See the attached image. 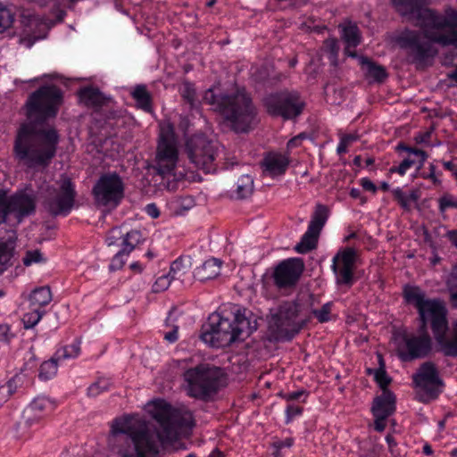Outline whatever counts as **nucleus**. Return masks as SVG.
Here are the masks:
<instances>
[{
    "label": "nucleus",
    "mask_w": 457,
    "mask_h": 457,
    "mask_svg": "<svg viewBox=\"0 0 457 457\" xmlns=\"http://www.w3.org/2000/svg\"><path fill=\"white\" fill-rule=\"evenodd\" d=\"M393 195L395 197V200L397 201V203L400 204V206L406 210H411V204L409 201L408 195L402 190V188L397 187L395 188L393 191Z\"/></svg>",
    "instance_id": "49530a36"
},
{
    "label": "nucleus",
    "mask_w": 457,
    "mask_h": 457,
    "mask_svg": "<svg viewBox=\"0 0 457 457\" xmlns=\"http://www.w3.org/2000/svg\"><path fill=\"white\" fill-rule=\"evenodd\" d=\"M182 98L189 104L190 109H198L200 102L196 98V91L194 84L185 81L180 88Z\"/></svg>",
    "instance_id": "2f4dec72"
},
{
    "label": "nucleus",
    "mask_w": 457,
    "mask_h": 457,
    "mask_svg": "<svg viewBox=\"0 0 457 457\" xmlns=\"http://www.w3.org/2000/svg\"><path fill=\"white\" fill-rule=\"evenodd\" d=\"M267 112L276 117L285 120L295 119L299 116L305 106L304 101L297 91H280L269 95L264 99Z\"/></svg>",
    "instance_id": "f8f14e48"
},
{
    "label": "nucleus",
    "mask_w": 457,
    "mask_h": 457,
    "mask_svg": "<svg viewBox=\"0 0 457 457\" xmlns=\"http://www.w3.org/2000/svg\"><path fill=\"white\" fill-rule=\"evenodd\" d=\"M36 42V37L30 35L20 38V43L26 47H30Z\"/></svg>",
    "instance_id": "0e129e2a"
},
{
    "label": "nucleus",
    "mask_w": 457,
    "mask_h": 457,
    "mask_svg": "<svg viewBox=\"0 0 457 457\" xmlns=\"http://www.w3.org/2000/svg\"><path fill=\"white\" fill-rule=\"evenodd\" d=\"M412 381L415 386L423 391V395H420L423 403L436 399L445 386L436 364L432 361L421 363L412 375Z\"/></svg>",
    "instance_id": "4468645a"
},
{
    "label": "nucleus",
    "mask_w": 457,
    "mask_h": 457,
    "mask_svg": "<svg viewBox=\"0 0 457 457\" xmlns=\"http://www.w3.org/2000/svg\"><path fill=\"white\" fill-rule=\"evenodd\" d=\"M359 138L358 135L355 134H345L340 137V140L346 144L348 146L351 145L352 143L357 141Z\"/></svg>",
    "instance_id": "e2e57ef3"
},
{
    "label": "nucleus",
    "mask_w": 457,
    "mask_h": 457,
    "mask_svg": "<svg viewBox=\"0 0 457 457\" xmlns=\"http://www.w3.org/2000/svg\"><path fill=\"white\" fill-rule=\"evenodd\" d=\"M447 237L451 243L457 248V230L449 231Z\"/></svg>",
    "instance_id": "774afa93"
},
{
    "label": "nucleus",
    "mask_w": 457,
    "mask_h": 457,
    "mask_svg": "<svg viewBox=\"0 0 457 457\" xmlns=\"http://www.w3.org/2000/svg\"><path fill=\"white\" fill-rule=\"evenodd\" d=\"M367 373L374 375V379L378 383V385L384 390H388L387 386L391 383V378L386 374V369L383 367H378V369H368Z\"/></svg>",
    "instance_id": "473e14b6"
},
{
    "label": "nucleus",
    "mask_w": 457,
    "mask_h": 457,
    "mask_svg": "<svg viewBox=\"0 0 457 457\" xmlns=\"http://www.w3.org/2000/svg\"><path fill=\"white\" fill-rule=\"evenodd\" d=\"M179 160V152L171 137L162 135L160 137L154 169L156 173L165 177L173 175Z\"/></svg>",
    "instance_id": "f3484780"
},
{
    "label": "nucleus",
    "mask_w": 457,
    "mask_h": 457,
    "mask_svg": "<svg viewBox=\"0 0 457 457\" xmlns=\"http://www.w3.org/2000/svg\"><path fill=\"white\" fill-rule=\"evenodd\" d=\"M403 296L407 304L412 305L418 313V334H404L403 346L398 350L403 361H411L430 355L433 340L428 334L431 329L437 345V351L445 357H457V320L453 323L450 336L448 310L441 298H428L418 286L405 285Z\"/></svg>",
    "instance_id": "f03ea898"
},
{
    "label": "nucleus",
    "mask_w": 457,
    "mask_h": 457,
    "mask_svg": "<svg viewBox=\"0 0 457 457\" xmlns=\"http://www.w3.org/2000/svg\"><path fill=\"white\" fill-rule=\"evenodd\" d=\"M360 184L364 190L372 192L373 194L378 190L376 185L368 178H362L360 180Z\"/></svg>",
    "instance_id": "13d9d810"
},
{
    "label": "nucleus",
    "mask_w": 457,
    "mask_h": 457,
    "mask_svg": "<svg viewBox=\"0 0 457 457\" xmlns=\"http://www.w3.org/2000/svg\"><path fill=\"white\" fill-rule=\"evenodd\" d=\"M418 162V158L415 159L406 158L404 159L399 166H393L390 168V173H398L401 176L404 175L408 169L413 166Z\"/></svg>",
    "instance_id": "c03bdc74"
},
{
    "label": "nucleus",
    "mask_w": 457,
    "mask_h": 457,
    "mask_svg": "<svg viewBox=\"0 0 457 457\" xmlns=\"http://www.w3.org/2000/svg\"><path fill=\"white\" fill-rule=\"evenodd\" d=\"M331 303H327L322 305V307L319 310L313 309L312 313L320 323L327 322L330 320V312H331Z\"/></svg>",
    "instance_id": "a19ab883"
},
{
    "label": "nucleus",
    "mask_w": 457,
    "mask_h": 457,
    "mask_svg": "<svg viewBox=\"0 0 457 457\" xmlns=\"http://www.w3.org/2000/svg\"><path fill=\"white\" fill-rule=\"evenodd\" d=\"M300 312V303L296 301L284 302L275 315V326L272 335L277 341L292 340L306 325V320H296Z\"/></svg>",
    "instance_id": "9b49d317"
},
{
    "label": "nucleus",
    "mask_w": 457,
    "mask_h": 457,
    "mask_svg": "<svg viewBox=\"0 0 457 457\" xmlns=\"http://www.w3.org/2000/svg\"><path fill=\"white\" fill-rule=\"evenodd\" d=\"M397 149L403 150L405 152H408L409 154H412L416 158H418L419 169L424 164L425 161L428 158V154L425 151L407 146L404 144H399L397 145Z\"/></svg>",
    "instance_id": "ea45409f"
},
{
    "label": "nucleus",
    "mask_w": 457,
    "mask_h": 457,
    "mask_svg": "<svg viewBox=\"0 0 457 457\" xmlns=\"http://www.w3.org/2000/svg\"><path fill=\"white\" fill-rule=\"evenodd\" d=\"M145 212L153 219H156L160 216L159 208L155 204H149L145 208Z\"/></svg>",
    "instance_id": "680f3d73"
},
{
    "label": "nucleus",
    "mask_w": 457,
    "mask_h": 457,
    "mask_svg": "<svg viewBox=\"0 0 457 457\" xmlns=\"http://www.w3.org/2000/svg\"><path fill=\"white\" fill-rule=\"evenodd\" d=\"M14 239L9 237L5 242L0 243V272L6 270L9 262L13 255Z\"/></svg>",
    "instance_id": "c756f323"
},
{
    "label": "nucleus",
    "mask_w": 457,
    "mask_h": 457,
    "mask_svg": "<svg viewBox=\"0 0 457 457\" xmlns=\"http://www.w3.org/2000/svg\"><path fill=\"white\" fill-rule=\"evenodd\" d=\"M342 39L345 44V47L355 48L360 45L361 36L360 30H342Z\"/></svg>",
    "instance_id": "4c0bfd02"
},
{
    "label": "nucleus",
    "mask_w": 457,
    "mask_h": 457,
    "mask_svg": "<svg viewBox=\"0 0 457 457\" xmlns=\"http://www.w3.org/2000/svg\"><path fill=\"white\" fill-rule=\"evenodd\" d=\"M203 102L219 112L236 133H247L256 123V108L245 89L223 93L212 87L205 91Z\"/></svg>",
    "instance_id": "20e7f679"
},
{
    "label": "nucleus",
    "mask_w": 457,
    "mask_h": 457,
    "mask_svg": "<svg viewBox=\"0 0 457 457\" xmlns=\"http://www.w3.org/2000/svg\"><path fill=\"white\" fill-rule=\"evenodd\" d=\"M77 193L71 179L64 178L59 188L48 187L43 205L52 216L68 215L72 210Z\"/></svg>",
    "instance_id": "ddd939ff"
},
{
    "label": "nucleus",
    "mask_w": 457,
    "mask_h": 457,
    "mask_svg": "<svg viewBox=\"0 0 457 457\" xmlns=\"http://www.w3.org/2000/svg\"><path fill=\"white\" fill-rule=\"evenodd\" d=\"M54 409V403L46 397L35 398L23 411L22 419L28 427L37 423L47 411Z\"/></svg>",
    "instance_id": "aec40b11"
},
{
    "label": "nucleus",
    "mask_w": 457,
    "mask_h": 457,
    "mask_svg": "<svg viewBox=\"0 0 457 457\" xmlns=\"http://www.w3.org/2000/svg\"><path fill=\"white\" fill-rule=\"evenodd\" d=\"M80 101L87 106L100 109L104 106L110 97L104 95L97 87H85L78 92Z\"/></svg>",
    "instance_id": "b1692460"
},
{
    "label": "nucleus",
    "mask_w": 457,
    "mask_h": 457,
    "mask_svg": "<svg viewBox=\"0 0 457 457\" xmlns=\"http://www.w3.org/2000/svg\"><path fill=\"white\" fill-rule=\"evenodd\" d=\"M379 447L375 445H370L367 448H362L360 453L361 457H378Z\"/></svg>",
    "instance_id": "6e6d98bb"
},
{
    "label": "nucleus",
    "mask_w": 457,
    "mask_h": 457,
    "mask_svg": "<svg viewBox=\"0 0 457 457\" xmlns=\"http://www.w3.org/2000/svg\"><path fill=\"white\" fill-rule=\"evenodd\" d=\"M15 18L12 8L0 4V29H11Z\"/></svg>",
    "instance_id": "c9c22d12"
},
{
    "label": "nucleus",
    "mask_w": 457,
    "mask_h": 457,
    "mask_svg": "<svg viewBox=\"0 0 457 457\" xmlns=\"http://www.w3.org/2000/svg\"><path fill=\"white\" fill-rule=\"evenodd\" d=\"M386 441L388 445V449H389V452L391 453V454L394 457H400L401 453H400L399 448L397 447V443L395 442V439L394 438V436H392L391 435H387L386 436Z\"/></svg>",
    "instance_id": "5fc2aeb1"
},
{
    "label": "nucleus",
    "mask_w": 457,
    "mask_h": 457,
    "mask_svg": "<svg viewBox=\"0 0 457 457\" xmlns=\"http://www.w3.org/2000/svg\"><path fill=\"white\" fill-rule=\"evenodd\" d=\"M449 301L451 303V306L457 310V291H454L453 289L449 290Z\"/></svg>",
    "instance_id": "338daca9"
},
{
    "label": "nucleus",
    "mask_w": 457,
    "mask_h": 457,
    "mask_svg": "<svg viewBox=\"0 0 457 457\" xmlns=\"http://www.w3.org/2000/svg\"><path fill=\"white\" fill-rule=\"evenodd\" d=\"M80 347L79 343H74L71 345L63 347L62 350L58 352V359H68V358H75L79 354Z\"/></svg>",
    "instance_id": "79ce46f5"
},
{
    "label": "nucleus",
    "mask_w": 457,
    "mask_h": 457,
    "mask_svg": "<svg viewBox=\"0 0 457 457\" xmlns=\"http://www.w3.org/2000/svg\"><path fill=\"white\" fill-rule=\"evenodd\" d=\"M253 192V179L250 175L241 176L237 183V197L245 199L252 195Z\"/></svg>",
    "instance_id": "7c9ffc66"
},
{
    "label": "nucleus",
    "mask_w": 457,
    "mask_h": 457,
    "mask_svg": "<svg viewBox=\"0 0 457 457\" xmlns=\"http://www.w3.org/2000/svg\"><path fill=\"white\" fill-rule=\"evenodd\" d=\"M9 213V197H7L4 191H0V215L5 218Z\"/></svg>",
    "instance_id": "864d4df0"
},
{
    "label": "nucleus",
    "mask_w": 457,
    "mask_h": 457,
    "mask_svg": "<svg viewBox=\"0 0 457 457\" xmlns=\"http://www.w3.org/2000/svg\"><path fill=\"white\" fill-rule=\"evenodd\" d=\"M45 312L33 308L31 312L23 315L22 322L26 329L34 328L41 320Z\"/></svg>",
    "instance_id": "f704fd0d"
},
{
    "label": "nucleus",
    "mask_w": 457,
    "mask_h": 457,
    "mask_svg": "<svg viewBox=\"0 0 457 457\" xmlns=\"http://www.w3.org/2000/svg\"><path fill=\"white\" fill-rule=\"evenodd\" d=\"M11 338L10 327L7 324L0 325V341L9 342Z\"/></svg>",
    "instance_id": "052dcab7"
},
{
    "label": "nucleus",
    "mask_w": 457,
    "mask_h": 457,
    "mask_svg": "<svg viewBox=\"0 0 457 457\" xmlns=\"http://www.w3.org/2000/svg\"><path fill=\"white\" fill-rule=\"evenodd\" d=\"M10 213H13L21 221L24 217L36 211V197L25 191H18L9 197Z\"/></svg>",
    "instance_id": "6ab92c4d"
},
{
    "label": "nucleus",
    "mask_w": 457,
    "mask_h": 457,
    "mask_svg": "<svg viewBox=\"0 0 457 457\" xmlns=\"http://www.w3.org/2000/svg\"><path fill=\"white\" fill-rule=\"evenodd\" d=\"M143 240L142 233L137 229L122 233V242L120 243L121 250L129 254Z\"/></svg>",
    "instance_id": "c85d7f7f"
},
{
    "label": "nucleus",
    "mask_w": 457,
    "mask_h": 457,
    "mask_svg": "<svg viewBox=\"0 0 457 457\" xmlns=\"http://www.w3.org/2000/svg\"><path fill=\"white\" fill-rule=\"evenodd\" d=\"M289 163V158L286 154L270 152L265 154L261 165L264 173L270 177H277L286 173Z\"/></svg>",
    "instance_id": "412c9836"
},
{
    "label": "nucleus",
    "mask_w": 457,
    "mask_h": 457,
    "mask_svg": "<svg viewBox=\"0 0 457 457\" xmlns=\"http://www.w3.org/2000/svg\"><path fill=\"white\" fill-rule=\"evenodd\" d=\"M302 412H303V407H301L299 405H295V404H288L286 409V415H287L286 423L287 424L290 423L295 417L301 415Z\"/></svg>",
    "instance_id": "603ef678"
},
{
    "label": "nucleus",
    "mask_w": 457,
    "mask_h": 457,
    "mask_svg": "<svg viewBox=\"0 0 457 457\" xmlns=\"http://www.w3.org/2000/svg\"><path fill=\"white\" fill-rule=\"evenodd\" d=\"M177 319H178V317H177L176 312L174 310H172L169 312V315L166 319V326L172 328L171 331L167 332L164 335V338L170 343H174L179 338V337H178L179 325L175 324V322L177 321Z\"/></svg>",
    "instance_id": "72a5a7b5"
},
{
    "label": "nucleus",
    "mask_w": 457,
    "mask_h": 457,
    "mask_svg": "<svg viewBox=\"0 0 457 457\" xmlns=\"http://www.w3.org/2000/svg\"><path fill=\"white\" fill-rule=\"evenodd\" d=\"M220 268L221 262L219 259L211 258L196 268L194 278L199 281L215 278L220 274Z\"/></svg>",
    "instance_id": "393cba45"
},
{
    "label": "nucleus",
    "mask_w": 457,
    "mask_h": 457,
    "mask_svg": "<svg viewBox=\"0 0 457 457\" xmlns=\"http://www.w3.org/2000/svg\"><path fill=\"white\" fill-rule=\"evenodd\" d=\"M171 281L173 280L170 277L169 273L159 277L153 285V291L154 293H159L166 290L170 287Z\"/></svg>",
    "instance_id": "09e8293b"
},
{
    "label": "nucleus",
    "mask_w": 457,
    "mask_h": 457,
    "mask_svg": "<svg viewBox=\"0 0 457 457\" xmlns=\"http://www.w3.org/2000/svg\"><path fill=\"white\" fill-rule=\"evenodd\" d=\"M439 211L445 212L448 208L457 209V200L450 194H445L438 199Z\"/></svg>",
    "instance_id": "a18cd8bd"
},
{
    "label": "nucleus",
    "mask_w": 457,
    "mask_h": 457,
    "mask_svg": "<svg viewBox=\"0 0 457 457\" xmlns=\"http://www.w3.org/2000/svg\"><path fill=\"white\" fill-rule=\"evenodd\" d=\"M106 241L108 245H120L122 242V231L120 228H113L107 235Z\"/></svg>",
    "instance_id": "8fccbe9b"
},
{
    "label": "nucleus",
    "mask_w": 457,
    "mask_h": 457,
    "mask_svg": "<svg viewBox=\"0 0 457 457\" xmlns=\"http://www.w3.org/2000/svg\"><path fill=\"white\" fill-rule=\"evenodd\" d=\"M403 30L395 38L398 46L406 51L411 62L427 65L432 62L438 50L435 44L457 48V30Z\"/></svg>",
    "instance_id": "39448f33"
},
{
    "label": "nucleus",
    "mask_w": 457,
    "mask_h": 457,
    "mask_svg": "<svg viewBox=\"0 0 457 457\" xmlns=\"http://www.w3.org/2000/svg\"><path fill=\"white\" fill-rule=\"evenodd\" d=\"M358 259V252L353 247L339 250L332 261V270L336 275L337 284L351 287L355 279L353 270Z\"/></svg>",
    "instance_id": "dca6fc26"
},
{
    "label": "nucleus",
    "mask_w": 457,
    "mask_h": 457,
    "mask_svg": "<svg viewBox=\"0 0 457 457\" xmlns=\"http://www.w3.org/2000/svg\"><path fill=\"white\" fill-rule=\"evenodd\" d=\"M306 395V391L304 390H298V391H295V392H290V393H287L285 395H283V398L287 401V402H290V401H296V400H299L301 396Z\"/></svg>",
    "instance_id": "bf43d9fd"
},
{
    "label": "nucleus",
    "mask_w": 457,
    "mask_h": 457,
    "mask_svg": "<svg viewBox=\"0 0 457 457\" xmlns=\"http://www.w3.org/2000/svg\"><path fill=\"white\" fill-rule=\"evenodd\" d=\"M396 11L420 29H457V12L447 9L444 15L426 8L427 0H391Z\"/></svg>",
    "instance_id": "6e6552de"
},
{
    "label": "nucleus",
    "mask_w": 457,
    "mask_h": 457,
    "mask_svg": "<svg viewBox=\"0 0 457 457\" xmlns=\"http://www.w3.org/2000/svg\"><path fill=\"white\" fill-rule=\"evenodd\" d=\"M443 166L445 167V170L451 171L453 176L455 174V170L457 168V161L443 162Z\"/></svg>",
    "instance_id": "69168bd1"
},
{
    "label": "nucleus",
    "mask_w": 457,
    "mask_h": 457,
    "mask_svg": "<svg viewBox=\"0 0 457 457\" xmlns=\"http://www.w3.org/2000/svg\"><path fill=\"white\" fill-rule=\"evenodd\" d=\"M128 255L129 254L127 253L123 252V250L120 249L112 258V262L109 267L110 270H118L121 269L123 267V265L125 264L124 258Z\"/></svg>",
    "instance_id": "3c124183"
},
{
    "label": "nucleus",
    "mask_w": 457,
    "mask_h": 457,
    "mask_svg": "<svg viewBox=\"0 0 457 457\" xmlns=\"http://www.w3.org/2000/svg\"><path fill=\"white\" fill-rule=\"evenodd\" d=\"M395 411V395L390 390H384L374 398L371 411L373 415L391 416Z\"/></svg>",
    "instance_id": "5701e85b"
},
{
    "label": "nucleus",
    "mask_w": 457,
    "mask_h": 457,
    "mask_svg": "<svg viewBox=\"0 0 457 457\" xmlns=\"http://www.w3.org/2000/svg\"><path fill=\"white\" fill-rule=\"evenodd\" d=\"M63 93L55 85H46L32 92L25 104L29 122L21 124L14 143L13 155L29 168L47 167L56 155L60 136L54 128L37 129L58 114Z\"/></svg>",
    "instance_id": "f257e3e1"
},
{
    "label": "nucleus",
    "mask_w": 457,
    "mask_h": 457,
    "mask_svg": "<svg viewBox=\"0 0 457 457\" xmlns=\"http://www.w3.org/2000/svg\"><path fill=\"white\" fill-rule=\"evenodd\" d=\"M96 206L107 212L116 209L125 196V185L117 172L102 174L92 188Z\"/></svg>",
    "instance_id": "1a4fd4ad"
},
{
    "label": "nucleus",
    "mask_w": 457,
    "mask_h": 457,
    "mask_svg": "<svg viewBox=\"0 0 457 457\" xmlns=\"http://www.w3.org/2000/svg\"><path fill=\"white\" fill-rule=\"evenodd\" d=\"M220 145L218 141L208 138L204 134H195L186 142V152L192 163L205 173L217 170L216 158Z\"/></svg>",
    "instance_id": "9d476101"
},
{
    "label": "nucleus",
    "mask_w": 457,
    "mask_h": 457,
    "mask_svg": "<svg viewBox=\"0 0 457 457\" xmlns=\"http://www.w3.org/2000/svg\"><path fill=\"white\" fill-rule=\"evenodd\" d=\"M375 418L374 421V428L378 432H382L386 428V420L388 418L387 416L378 414L373 415Z\"/></svg>",
    "instance_id": "4d7b16f0"
},
{
    "label": "nucleus",
    "mask_w": 457,
    "mask_h": 457,
    "mask_svg": "<svg viewBox=\"0 0 457 457\" xmlns=\"http://www.w3.org/2000/svg\"><path fill=\"white\" fill-rule=\"evenodd\" d=\"M360 63L365 69L367 76L372 78L377 82H383L388 76L384 66L377 64L368 57L361 56Z\"/></svg>",
    "instance_id": "a878e982"
},
{
    "label": "nucleus",
    "mask_w": 457,
    "mask_h": 457,
    "mask_svg": "<svg viewBox=\"0 0 457 457\" xmlns=\"http://www.w3.org/2000/svg\"><path fill=\"white\" fill-rule=\"evenodd\" d=\"M160 426V432L152 429L148 422L139 417L125 416L115 419L111 433L126 436L127 445L119 449L121 457H150L159 453L160 442H173L195 426L191 411L173 408L164 400L153 402L149 410Z\"/></svg>",
    "instance_id": "7ed1b4c3"
},
{
    "label": "nucleus",
    "mask_w": 457,
    "mask_h": 457,
    "mask_svg": "<svg viewBox=\"0 0 457 457\" xmlns=\"http://www.w3.org/2000/svg\"><path fill=\"white\" fill-rule=\"evenodd\" d=\"M328 213L329 210L326 205L321 204L316 205L306 232L294 248L297 253H307L316 248L319 236L327 222Z\"/></svg>",
    "instance_id": "2eb2a0df"
},
{
    "label": "nucleus",
    "mask_w": 457,
    "mask_h": 457,
    "mask_svg": "<svg viewBox=\"0 0 457 457\" xmlns=\"http://www.w3.org/2000/svg\"><path fill=\"white\" fill-rule=\"evenodd\" d=\"M304 270V262L301 258H288L280 262L273 272L275 285L278 288L295 286Z\"/></svg>",
    "instance_id": "a211bd4d"
},
{
    "label": "nucleus",
    "mask_w": 457,
    "mask_h": 457,
    "mask_svg": "<svg viewBox=\"0 0 457 457\" xmlns=\"http://www.w3.org/2000/svg\"><path fill=\"white\" fill-rule=\"evenodd\" d=\"M108 387H109V382L107 380L99 379L96 382L93 383L87 388V395L92 397L97 396L102 392L107 390Z\"/></svg>",
    "instance_id": "37998d69"
},
{
    "label": "nucleus",
    "mask_w": 457,
    "mask_h": 457,
    "mask_svg": "<svg viewBox=\"0 0 457 457\" xmlns=\"http://www.w3.org/2000/svg\"><path fill=\"white\" fill-rule=\"evenodd\" d=\"M44 261L43 255L39 250L27 251L22 262L25 266H30L32 263H38Z\"/></svg>",
    "instance_id": "de8ad7c7"
},
{
    "label": "nucleus",
    "mask_w": 457,
    "mask_h": 457,
    "mask_svg": "<svg viewBox=\"0 0 457 457\" xmlns=\"http://www.w3.org/2000/svg\"><path fill=\"white\" fill-rule=\"evenodd\" d=\"M169 274L173 281L190 284L194 278V273L191 272L190 257L180 256L172 262Z\"/></svg>",
    "instance_id": "4be33fe9"
},
{
    "label": "nucleus",
    "mask_w": 457,
    "mask_h": 457,
    "mask_svg": "<svg viewBox=\"0 0 457 457\" xmlns=\"http://www.w3.org/2000/svg\"><path fill=\"white\" fill-rule=\"evenodd\" d=\"M29 299L32 306L40 310L52 301V293L48 287H41L34 289Z\"/></svg>",
    "instance_id": "cd10ccee"
},
{
    "label": "nucleus",
    "mask_w": 457,
    "mask_h": 457,
    "mask_svg": "<svg viewBox=\"0 0 457 457\" xmlns=\"http://www.w3.org/2000/svg\"><path fill=\"white\" fill-rule=\"evenodd\" d=\"M57 372V361L54 358L44 361L40 365L39 377L43 379H48Z\"/></svg>",
    "instance_id": "e433bc0d"
},
{
    "label": "nucleus",
    "mask_w": 457,
    "mask_h": 457,
    "mask_svg": "<svg viewBox=\"0 0 457 457\" xmlns=\"http://www.w3.org/2000/svg\"><path fill=\"white\" fill-rule=\"evenodd\" d=\"M137 103V106L145 112L152 111V97L145 85H137L131 93Z\"/></svg>",
    "instance_id": "bb28decb"
},
{
    "label": "nucleus",
    "mask_w": 457,
    "mask_h": 457,
    "mask_svg": "<svg viewBox=\"0 0 457 457\" xmlns=\"http://www.w3.org/2000/svg\"><path fill=\"white\" fill-rule=\"evenodd\" d=\"M252 332L246 310L236 307L231 311L230 317L220 313L210 315L208 322L202 326L200 338L212 347L220 348L230 345L244 334L249 336Z\"/></svg>",
    "instance_id": "423d86ee"
},
{
    "label": "nucleus",
    "mask_w": 457,
    "mask_h": 457,
    "mask_svg": "<svg viewBox=\"0 0 457 457\" xmlns=\"http://www.w3.org/2000/svg\"><path fill=\"white\" fill-rule=\"evenodd\" d=\"M325 51L329 54V59L336 62L338 58L339 45L336 38H328L324 42Z\"/></svg>",
    "instance_id": "58836bf2"
},
{
    "label": "nucleus",
    "mask_w": 457,
    "mask_h": 457,
    "mask_svg": "<svg viewBox=\"0 0 457 457\" xmlns=\"http://www.w3.org/2000/svg\"><path fill=\"white\" fill-rule=\"evenodd\" d=\"M184 388L190 397L207 401L225 386L227 376L223 369L210 363H200L182 373Z\"/></svg>",
    "instance_id": "0eeeda50"
}]
</instances>
